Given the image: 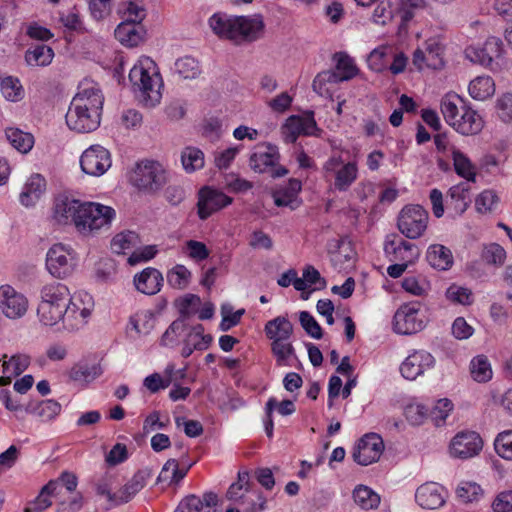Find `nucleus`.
I'll return each mask as SVG.
<instances>
[{
  "mask_svg": "<svg viewBox=\"0 0 512 512\" xmlns=\"http://www.w3.org/2000/svg\"><path fill=\"white\" fill-rule=\"evenodd\" d=\"M249 473L248 472H239L238 473V481L232 483L227 490L226 497L231 501H241V505L246 504V499L244 497V492L249 491Z\"/></svg>",
  "mask_w": 512,
  "mask_h": 512,
  "instance_id": "51",
  "label": "nucleus"
},
{
  "mask_svg": "<svg viewBox=\"0 0 512 512\" xmlns=\"http://www.w3.org/2000/svg\"><path fill=\"white\" fill-rule=\"evenodd\" d=\"M115 38L127 47H135L144 37L142 25L133 22H121L115 29Z\"/></svg>",
  "mask_w": 512,
  "mask_h": 512,
  "instance_id": "28",
  "label": "nucleus"
},
{
  "mask_svg": "<svg viewBox=\"0 0 512 512\" xmlns=\"http://www.w3.org/2000/svg\"><path fill=\"white\" fill-rule=\"evenodd\" d=\"M299 320L305 332L314 339H320L323 331L316 319L307 311L300 312Z\"/></svg>",
  "mask_w": 512,
  "mask_h": 512,
  "instance_id": "63",
  "label": "nucleus"
},
{
  "mask_svg": "<svg viewBox=\"0 0 512 512\" xmlns=\"http://www.w3.org/2000/svg\"><path fill=\"white\" fill-rule=\"evenodd\" d=\"M324 170L334 175V188L340 192L347 191L358 177L357 164H344L340 157L329 158L324 164Z\"/></svg>",
  "mask_w": 512,
  "mask_h": 512,
  "instance_id": "16",
  "label": "nucleus"
},
{
  "mask_svg": "<svg viewBox=\"0 0 512 512\" xmlns=\"http://www.w3.org/2000/svg\"><path fill=\"white\" fill-rule=\"evenodd\" d=\"M480 257L485 264L498 268L503 266L507 255L500 244L493 242L482 245Z\"/></svg>",
  "mask_w": 512,
  "mask_h": 512,
  "instance_id": "40",
  "label": "nucleus"
},
{
  "mask_svg": "<svg viewBox=\"0 0 512 512\" xmlns=\"http://www.w3.org/2000/svg\"><path fill=\"white\" fill-rule=\"evenodd\" d=\"M471 182H460L454 185L449 190L448 209L453 212V215H462L471 203Z\"/></svg>",
  "mask_w": 512,
  "mask_h": 512,
  "instance_id": "23",
  "label": "nucleus"
},
{
  "mask_svg": "<svg viewBox=\"0 0 512 512\" xmlns=\"http://www.w3.org/2000/svg\"><path fill=\"white\" fill-rule=\"evenodd\" d=\"M132 181L139 189L157 191L161 189L166 181V171L157 161H142L137 164Z\"/></svg>",
  "mask_w": 512,
  "mask_h": 512,
  "instance_id": "12",
  "label": "nucleus"
},
{
  "mask_svg": "<svg viewBox=\"0 0 512 512\" xmlns=\"http://www.w3.org/2000/svg\"><path fill=\"white\" fill-rule=\"evenodd\" d=\"M428 220L429 214L422 206L409 204L399 212L397 227L405 237L418 239L427 230Z\"/></svg>",
  "mask_w": 512,
  "mask_h": 512,
  "instance_id": "10",
  "label": "nucleus"
},
{
  "mask_svg": "<svg viewBox=\"0 0 512 512\" xmlns=\"http://www.w3.org/2000/svg\"><path fill=\"white\" fill-rule=\"evenodd\" d=\"M457 495L462 501L469 503L478 501L483 495V490L477 483L467 481L459 485Z\"/></svg>",
  "mask_w": 512,
  "mask_h": 512,
  "instance_id": "60",
  "label": "nucleus"
},
{
  "mask_svg": "<svg viewBox=\"0 0 512 512\" xmlns=\"http://www.w3.org/2000/svg\"><path fill=\"white\" fill-rule=\"evenodd\" d=\"M403 289L414 296H423L430 289L429 282L423 277L407 276L402 281Z\"/></svg>",
  "mask_w": 512,
  "mask_h": 512,
  "instance_id": "58",
  "label": "nucleus"
},
{
  "mask_svg": "<svg viewBox=\"0 0 512 512\" xmlns=\"http://www.w3.org/2000/svg\"><path fill=\"white\" fill-rule=\"evenodd\" d=\"M265 334L272 342L276 339L290 340L293 333V325L285 316H277L268 321L264 328Z\"/></svg>",
  "mask_w": 512,
  "mask_h": 512,
  "instance_id": "30",
  "label": "nucleus"
},
{
  "mask_svg": "<svg viewBox=\"0 0 512 512\" xmlns=\"http://www.w3.org/2000/svg\"><path fill=\"white\" fill-rule=\"evenodd\" d=\"M209 25L219 37L232 40L235 43L252 42L259 39L265 27L260 14L250 16L214 14L209 18Z\"/></svg>",
  "mask_w": 512,
  "mask_h": 512,
  "instance_id": "2",
  "label": "nucleus"
},
{
  "mask_svg": "<svg viewBox=\"0 0 512 512\" xmlns=\"http://www.w3.org/2000/svg\"><path fill=\"white\" fill-rule=\"evenodd\" d=\"M280 153L277 146L271 143H262L254 147L249 166L256 173H269L273 178H280L288 174V170L279 165Z\"/></svg>",
  "mask_w": 512,
  "mask_h": 512,
  "instance_id": "8",
  "label": "nucleus"
},
{
  "mask_svg": "<svg viewBox=\"0 0 512 512\" xmlns=\"http://www.w3.org/2000/svg\"><path fill=\"white\" fill-rule=\"evenodd\" d=\"M132 91L143 106L153 108L162 98L163 80L156 63L142 56L133 65L129 73Z\"/></svg>",
  "mask_w": 512,
  "mask_h": 512,
  "instance_id": "3",
  "label": "nucleus"
},
{
  "mask_svg": "<svg viewBox=\"0 0 512 512\" xmlns=\"http://www.w3.org/2000/svg\"><path fill=\"white\" fill-rule=\"evenodd\" d=\"M352 497L354 502L364 510L375 509L381 503V496L370 487L362 484L354 488Z\"/></svg>",
  "mask_w": 512,
  "mask_h": 512,
  "instance_id": "34",
  "label": "nucleus"
},
{
  "mask_svg": "<svg viewBox=\"0 0 512 512\" xmlns=\"http://www.w3.org/2000/svg\"><path fill=\"white\" fill-rule=\"evenodd\" d=\"M65 308L60 306H55L52 304H48L46 302H40L37 315L39 321L46 326H54L59 321H63V317L65 316Z\"/></svg>",
  "mask_w": 512,
  "mask_h": 512,
  "instance_id": "43",
  "label": "nucleus"
},
{
  "mask_svg": "<svg viewBox=\"0 0 512 512\" xmlns=\"http://www.w3.org/2000/svg\"><path fill=\"white\" fill-rule=\"evenodd\" d=\"M494 449L499 457L512 461V429L497 434L494 439Z\"/></svg>",
  "mask_w": 512,
  "mask_h": 512,
  "instance_id": "54",
  "label": "nucleus"
},
{
  "mask_svg": "<svg viewBox=\"0 0 512 512\" xmlns=\"http://www.w3.org/2000/svg\"><path fill=\"white\" fill-rule=\"evenodd\" d=\"M187 324L183 318L174 320L160 338V345L173 348L180 342L182 336L185 337Z\"/></svg>",
  "mask_w": 512,
  "mask_h": 512,
  "instance_id": "37",
  "label": "nucleus"
},
{
  "mask_svg": "<svg viewBox=\"0 0 512 512\" xmlns=\"http://www.w3.org/2000/svg\"><path fill=\"white\" fill-rule=\"evenodd\" d=\"M94 309V299L86 291H79L72 295L65 308L63 328L69 332L82 329L87 323Z\"/></svg>",
  "mask_w": 512,
  "mask_h": 512,
  "instance_id": "7",
  "label": "nucleus"
},
{
  "mask_svg": "<svg viewBox=\"0 0 512 512\" xmlns=\"http://www.w3.org/2000/svg\"><path fill=\"white\" fill-rule=\"evenodd\" d=\"M6 137L11 145L21 153H28L34 145L33 135L17 128L7 129Z\"/></svg>",
  "mask_w": 512,
  "mask_h": 512,
  "instance_id": "46",
  "label": "nucleus"
},
{
  "mask_svg": "<svg viewBox=\"0 0 512 512\" xmlns=\"http://www.w3.org/2000/svg\"><path fill=\"white\" fill-rule=\"evenodd\" d=\"M445 296L450 302L464 306H469L474 301L472 291L467 287L457 284H451L447 288Z\"/></svg>",
  "mask_w": 512,
  "mask_h": 512,
  "instance_id": "53",
  "label": "nucleus"
},
{
  "mask_svg": "<svg viewBox=\"0 0 512 512\" xmlns=\"http://www.w3.org/2000/svg\"><path fill=\"white\" fill-rule=\"evenodd\" d=\"M271 350L278 366L288 365L290 357L295 356V349L290 340H279L271 343Z\"/></svg>",
  "mask_w": 512,
  "mask_h": 512,
  "instance_id": "55",
  "label": "nucleus"
},
{
  "mask_svg": "<svg viewBox=\"0 0 512 512\" xmlns=\"http://www.w3.org/2000/svg\"><path fill=\"white\" fill-rule=\"evenodd\" d=\"M232 201L233 199L221 190L210 186H204L198 192V217L201 220H206L212 214L230 205Z\"/></svg>",
  "mask_w": 512,
  "mask_h": 512,
  "instance_id": "14",
  "label": "nucleus"
},
{
  "mask_svg": "<svg viewBox=\"0 0 512 512\" xmlns=\"http://www.w3.org/2000/svg\"><path fill=\"white\" fill-rule=\"evenodd\" d=\"M145 486L143 474L136 473L118 492V501L116 505L129 502Z\"/></svg>",
  "mask_w": 512,
  "mask_h": 512,
  "instance_id": "49",
  "label": "nucleus"
},
{
  "mask_svg": "<svg viewBox=\"0 0 512 512\" xmlns=\"http://www.w3.org/2000/svg\"><path fill=\"white\" fill-rule=\"evenodd\" d=\"M175 72L184 79H195L201 73V66L195 58L184 56L175 62Z\"/></svg>",
  "mask_w": 512,
  "mask_h": 512,
  "instance_id": "52",
  "label": "nucleus"
},
{
  "mask_svg": "<svg viewBox=\"0 0 512 512\" xmlns=\"http://www.w3.org/2000/svg\"><path fill=\"white\" fill-rule=\"evenodd\" d=\"M36 414L45 421L53 420L60 412L61 405L53 399L41 401L35 409Z\"/></svg>",
  "mask_w": 512,
  "mask_h": 512,
  "instance_id": "62",
  "label": "nucleus"
},
{
  "mask_svg": "<svg viewBox=\"0 0 512 512\" xmlns=\"http://www.w3.org/2000/svg\"><path fill=\"white\" fill-rule=\"evenodd\" d=\"M495 111L497 117L503 123L512 122V93L506 92L501 94L495 103Z\"/></svg>",
  "mask_w": 512,
  "mask_h": 512,
  "instance_id": "59",
  "label": "nucleus"
},
{
  "mask_svg": "<svg viewBox=\"0 0 512 512\" xmlns=\"http://www.w3.org/2000/svg\"><path fill=\"white\" fill-rule=\"evenodd\" d=\"M192 465L193 463H190L187 466L180 468L175 459H169L164 464L158 476V481L168 483L178 482L186 476Z\"/></svg>",
  "mask_w": 512,
  "mask_h": 512,
  "instance_id": "44",
  "label": "nucleus"
},
{
  "mask_svg": "<svg viewBox=\"0 0 512 512\" xmlns=\"http://www.w3.org/2000/svg\"><path fill=\"white\" fill-rule=\"evenodd\" d=\"M429 412V407L419 401L417 398H411L405 404L404 413L407 421L412 425H421L424 423Z\"/></svg>",
  "mask_w": 512,
  "mask_h": 512,
  "instance_id": "41",
  "label": "nucleus"
},
{
  "mask_svg": "<svg viewBox=\"0 0 512 512\" xmlns=\"http://www.w3.org/2000/svg\"><path fill=\"white\" fill-rule=\"evenodd\" d=\"M483 440L475 431L458 432L450 443V453L455 458L468 459L480 453Z\"/></svg>",
  "mask_w": 512,
  "mask_h": 512,
  "instance_id": "18",
  "label": "nucleus"
},
{
  "mask_svg": "<svg viewBox=\"0 0 512 512\" xmlns=\"http://www.w3.org/2000/svg\"><path fill=\"white\" fill-rule=\"evenodd\" d=\"M112 164L110 152L101 145H91L80 157V166L84 173L91 176L103 175Z\"/></svg>",
  "mask_w": 512,
  "mask_h": 512,
  "instance_id": "15",
  "label": "nucleus"
},
{
  "mask_svg": "<svg viewBox=\"0 0 512 512\" xmlns=\"http://www.w3.org/2000/svg\"><path fill=\"white\" fill-rule=\"evenodd\" d=\"M495 82L490 76H477L468 86L469 95L477 101H485L495 93Z\"/></svg>",
  "mask_w": 512,
  "mask_h": 512,
  "instance_id": "31",
  "label": "nucleus"
},
{
  "mask_svg": "<svg viewBox=\"0 0 512 512\" xmlns=\"http://www.w3.org/2000/svg\"><path fill=\"white\" fill-rule=\"evenodd\" d=\"M384 449V441L379 434L367 433L355 445L353 459L362 466H367L377 461Z\"/></svg>",
  "mask_w": 512,
  "mask_h": 512,
  "instance_id": "17",
  "label": "nucleus"
},
{
  "mask_svg": "<svg viewBox=\"0 0 512 512\" xmlns=\"http://www.w3.org/2000/svg\"><path fill=\"white\" fill-rule=\"evenodd\" d=\"M104 95L99 85L93 81L84 80L78 86V92L73 97L65 119L67 126L78 133H89L100 125Z\"/></svg>",
  "mask_w": 512,
  "mask_h": 512,
  "instance_id": "1",
  "label": "nucleus"
},
{
  "mask_svg": "<svg viewBox=\"0 0 512 512\" xmlns=\"http://www.w3.org/2000/svg\"><path fill=\"white\" fill-rule=\"evenodd\" d=\"M185 249L189 258L196 262L206 260L210 255V251L207 246L203 242L197 240H188L185 243Z\"/></svg>",
  "mask_w": 512,
  "mask_h": 512,
  "instance_id": "64",
  "label": "nucleus"
},
{
  "mask_svg": "<svg viewBox=\"0 0 512 512\" xmlns=\"http://www.w3.org/2000/svg\"><path fill=\"white\" fill-rule=\"evenodd\" d=\"M446 491L443 486L435 482H427L419 486L415 493V500L424 509H437L445 503Z\"/></svg>",
  "mask_w": 512,
  "mask_h": 512,
  "instance_id": "22",
  "label": "nucleus"
},
{
  "mask_svg": "<svg viewBox=\"0 0 512 512\" xmlns=\"http://www.w3.org/2000/svg\"><path fill=\"white\" fill-rule=\"evenodd\" d=\"M28 309L27 298L10 285L0 286V310L9 319H18Z\"/></svg>",
  "mask_w": 512,
  "mask_h": 512,
  "instance_id": "20",
  "label": "nucleus"
},
{
  "mask_svg": "<svg viewBox=\"0 0 512 512\" xmlns=\"http://www.w3.org/2000/svg\"><path fill=\"white\" fill-rule=\"evenodd\" d=\"M333 60L336 63L335 70L322 71L313 80V90L321 96L330 92L328 85L351 80L359 72L354 59L346 52H336Z\"/></svg>",
  "mask_w": 512,
  "mask_h": 512,
  "instance_id": "6",
  "label": "nucleus"
},
{
  "mask_svg": "<svg viewBox=\"0 0 512 512\" xmlns=\"http://www.w3.org/2000/svg\"><path fill=\"white\" fill-rule=\"evenodd\" d=\"M30 364V357L25 354L13 355L8 361H3V374L0 378V385L10 382L11 377L19 376Z\"/></svg>",
  "mask_w": 512,
  "mask_h": 512,
  "instance_id": "33",
  "label": "nucleus"
},
{
  "mask_svg": "<svg viewBox=\"0 0 512 512\" xmlns=\"http://www.w3.org/2000/svg\"><path fill=\"white\" fill-rule=\"evenodd\" d=\"M452 160L455 172L465 179L464 182L475 183L476 167L469 157L457 149L452 151Z\"/></svg>",
  "mask_w": 512,
  "mask_h": 512,
  "instance_id": "35",
  "label": "nucleus"
},
{
  "mask_svg": "<svg viewBox=\"0 0 512 512\" xmlns=\"http://www.w3.org/2000/svg\"><path fill=\"white\" fill-rule=\"evenodd\" d=\"M320 131L310 110L289 116L281 127L283 140L288 144L295 143L300 136H318Z\"/></svg>",
  "mask_w": 512,
  "mask_h": 512,
  "instance_id": "11",
  "label": "nucleus"
},
{
  "mask_svg": "<svg viewBox=\"0 0 512 512\" xmlns=\"http://www.w3.org/2000/svg\"><path fill=\"white\" fill-rule=\"evenodd\" d=\"M83 201L66 194L55 197L53 204V219L61 225H74L78 219Z\"/></svg>",
  "mask_w": 512,
  "mask_h": 512,
  "instance_id": "21",
  "label": "nucleus"
},
{
  "mask_svg": "<svg viewBox=\"0 0 512 512\" xmlns=\"http://www.w3.org/2000/svg\"><path fill=\"white\" fill-rule=\"evenodd\" d=\"M181 162L187 173H192L204 166V153L195 147H186L181 154Z\"/></svg>",
  "mask_w": 512,
  "mask_h": 512,
  "instance_id": "50",
  "label": "nucleus"
},
{
  "mask_svg": "<svg viewBox=\"0 0 512 512\" xmlns=\"http://www.w3.org/2000/svg\"><path fill=\"white\" fill-rule=\"evenodd\" d=\"M0 91L4 98L11 102H18L24 97V89L16 77H4L0 82Z\"/></svg>",
  "mask_w": 512,
  "mask_h": 512,
  "instance_id": "48",
  "label": "nucleus"
},
{
  "mask_svg": "<svg viewBox=\"0 0 512 512\" xmlns=\"http://www.w3.org/2000/svg\"><path fill=\"white\" fill-rule=\"evenodd\" d=\"M191 272L186 266L177 264L167 273L169 285L177 289H185L190 283Z\"/></svg>",
  "mask_w": 512,
  "mask_h": 512,
  "instance_id": "57",
  "label": "nucleus"
},
{
  "mask_svg": "<svg viewBox=\"0 0 512 512\" xmlns=\"http://www.w3.org/2000/svg\"><path fill=\"white\" fill-rule=\"evenodd\" d=\"M46 267L55 278L69 276L75 267L74 251L62 243L54 244L47 252Z\"/></svg>",
  "mask_w": 512,
  "mask_h": 512,
  "instance_id": "13",
  "label": "nucleus"
},
{
  "mask_svg": "<svg viewBox=\"0 0 512 512\" xmlns=\"http://www.w3.org/2000/svg\"><path fill=\"white\" fill-rule=\"evenodd\" d=\"M46 190V180L40 174L31 175L20 193V202L26 207L33 206Z\"/></svg>",
  "mask_w": 512,
  "mask_h": 512,
  "instance_id": "25",
  "label": "nucleus"
},
{
  "mask_svg": "<svg viewBox=\"0 0 512 512\" xmlns=\"http://www.w3.org/2000/svg\"><path fill=\"white\" fill-rule=\"evenodd\" d=\"M424 51L427 55L428 68L440 69L443 67L444 62L442 59V47L439 41L435 38L428 39L424 44Z\"/></svg>",
  "mask_w": 512,
  "mask_h": 512,
  "instance_id": "56",
  "label": "nucleus"
},
{
  "mask_svg": "<svg viewBox=\"0 0 512 512\" xmlns=\"http://www.w3.org/2000/svg\"><path fill=\"white\" fill-rule=\"evenodd\" d=\"M163 276L155 268L148 267L134 276V285L136 289L146 295L158 293L162 287Z\"/></svg>",
  "mask_w": 512,
  "mask_h": 512,
  "instance_id": "24",
  "label": "nucleus"
},
{
  "mask_svg": "<svg viewBox=\"0 0 512 512\" xmlns=\"http://www.w3.org/2000/svg\"><path fill=\"white\" fill-rule=\"evenodd\" d=\"M386 252L391 253L393 259L407 262L408 264L419 255L415 244L398 236H393V239L386 240Z\"/></svg>",
  "mask_w": 512,
  "mask_h": 512,
  "instance_id": "26",
  "label": "nucleus"
},
{
  "mask_svg": "<svg viewBox=\"0 0 512 512\" xmlns=\"http://www.w3.org/2000/svg\"><path fill=\"white\" fill-rule=\"evenodd\" d=\"M446 123L462 135H476L484 126L482 116L455 93H448L440 103Z\"/></svg>",
  "mask_w": 512,
  "mask_h": 512,
  "instance_id": "4",
  "label": "nucleus"
},
{
  "mask_svg": "<svg viewBox=\"0 0 512 512\" xmlns=\"http://www.w3.org/2000/svg\"><path fill=\"white\" fill-rule=\"evenodd\" d=\"M469 367L472 378L479 383L487 382L492 378L491 364L485 355H477L472 358Z\"/></svg>",
  "mask_w": 512,
  "mask_h": 512,
  "instance_id": "42",
  "label": "nucleus"
},
{
  "mask_svg": "<svg viewBox=\"0 0 512 512\" xmlns=\"http://www.w3.org/2000/svg\"><path fill=\"white\" fill-rule=\"evenodd\" d=\"M435 365L433 355L425 350L410 353L400 365L401 375L410 381L416 380Z\"/></svg>",
  "mask_w": 512,
  "mask_h": 512,
  "instance_id": "19",
  "label": "nucleus"
},
{
  "mask_svg": "<svg viewBox=\"0 0 512 512\" xmlns=\"http://www.w3.org/2000/svg\"><path fill=\"white\" fill-rule=\"evenodd\" d=\"M116 217L115 210L96 202H83L75 229L82 236H95L108 231Z\"/></svg>",
  "mask_w": 512,
  "mask_h": 512,
  "instance_id": "5",
  "label": "nucleus"
},
{
  "mask_svg": "<svg viewBox=\"0 0 512 512\" xmlns=\"http://www.w3.org/2000/svg\"><path fill=\"white\" fill-rule=\"evenodd\" d=\"M426 258L429 264L438 270H448L453 264V255L449 248L441 244L430 245Z\"/></svg>",
  "mask_w": 512,
  "mask_h": 512,
  "instance_id": "32",
  "label": "nucleus"
},
{
  "mask_svg": "<svg viewBox=\"0 0 512 512\" xmlns=\"http://www.w3.org/2000/svg\"><path fill=\"white\" fill-rule=\"evenodd\" d=\"M426 324L422 305L418 301L402 304L395 312L393 330L402 335L414 334L421 331Z\"/></svg>",
  "mask_w": 512,
  "mask_h": 512,
  "instance_id": "9",
  "label": "nucleus"
},
{
  "mask_svg": "<svg viewBox=\"0 0 512 512\" xmlns=\"http://www.w3.org/2000/svg\"><path fill=\"white\" fill-rule=\"evenodd\" d=\"M498 196L492 190H484L475 199V206L478 212L487 213L493 211L498 204Z\"/></svg>",
  "mask_w": 512,
  "mask_h": 512,
  "instance_id": "61",
  "label": "nucleus"
},
{
  "mask_svg": "<svg viewBox=\"0 0 512 512\" xmlns=\"http://www.w3.org/2000/svg\"><path fill=\"white\" fill-rule=\"evenodd\" d=\"M71 297L67 286L59 282L47 284L41 290V302L63 308L69 304Z\"/></svg>",
  "mask_w": 512,
  "mask_h": 512,
  "instance_id": "29",
  "label": "nucleus"
},
{
  "mask_svg": "<svg viewBox=\"0 0 512 512\" xmlns=\"http://www.w3.org/2000/svg\"><path fill=\"white\" fill-rule=\"evenodd\" d=\"M173 373L174 364H168L164 370V377H162L159 373H153L144 379L143 385L151 393H157L161 389H165L173 383Z\"/></svg>",
  "mask_w": 512,
  "mask_h": 512,
  "instance_id": "39",
  "label": "nucleus"
},
{
  "mask_svg": "<svg viewBox=\"0 0 512 512\" xmlns=\"http://www.w3.org/2000/svg\"><path fill=\"white\" fill-rule=\"evenodd\" d=\"M425 0H399L397 9L392 13L391 19L398 20V34L407 32L408 23L413 19L415 10L424 7Z\"/></svg>",
  "mask_w": 512,
  "mask_h": 512,
  "instance_id": "27",
  "label": "nucleus"
},
{
  "mask_svg": "<svg viewBox=\"0 0 512 512\" xmlns=\"http://www.w3.org/2000/svg\"><path fill=\"white\" fill-rule=\"evenodd\" d=\"M54 57L52 48L47 45L39 44L32 49L27 50L25 60L30 66H47Z\"/></svg>",
  "mask_w": 512,
  "mask_h": 512,
  "instance_id": "45",
  "label": "nucleus"
},
{
  "mask_svg": "<svg viewBox=\"0 0 512 512\" xmlns=\"http://www.w3.org/2000/svg\"><path fill=\"white\" fill-rule=\"evenodd\" d=\"M139 243L138 234L133 231H124L115 235L111 241V250L116 254H125Z\"/></svg>",
  "mask_w": 512,
  "mask_h": 512,
  "instance_id": "47",
  "label": "nucleus"
},
{
  "mask_svg": "<svg viewBox=\"0 0 512 512\" xmlns=\"http://www.w3.org/2000/svg\"><path fill=\"white\" fill-rule=\"evenodd\" d=\"M129 325L137 335H148L155 327V315L151 310H142L129 319Z\"/></svg>",
  "mask_w": 512,
  "mask_h": 512,
  "instance_id": "38",
  "label": "nucleus"
},
{
  "mask_svg": "<svg viewBox=\"0 0 512 512\" xmlns=\"http://www.w3.org/2000/svg\"><path fill=\"white\" fill-rule=\"evenodd\" d=\"M212 340L213 338L210 334H204V327L201 324H197L189 329L187 328L183 342H187L192 349L203 351L208 349Z\"/></svg>",
  "mask_w": 512,
  "mask_h": 512,
  "instance_id": "36",
  "label": "nucleus"
}]
</instances>
